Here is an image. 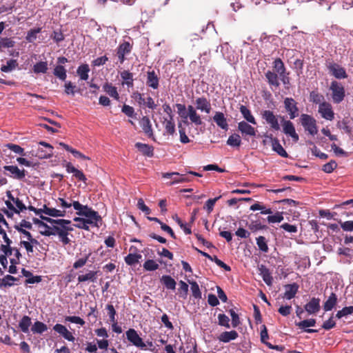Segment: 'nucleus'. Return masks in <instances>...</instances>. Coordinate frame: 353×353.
Listing matches in <instances>:
<instances>
[{
  "mask_svg": "<svg viewBox=\"0 0 353 353\" xmlns=\"http://www.w3.org/2000/svg\"><path fill=\"white\" fill-rule=\"evenodd\" d=\"M259 270L260 271V274L261 275L263 281L268 285H272L273 278L271 275L270 270L268 268H266V266L264 265H261V266L259 268Z\"/></svg>",
  "mask_w": 353,
  "mask_h": 353,
  "instance_id": "obj_28",
  "label": "nucleus"
},
{
  "mask_svg": "<svg viewBox=\"0 0 353 353\" xmlns=\"http://www.w3.org/2000/svg\"><path fill=\"white\" fill-rule=\"evenodd\" d=\"M41 32V28H33V29H30L28 33H27V35L26 37V39L30 42V43H32L34 42L36 39H37V34L38 33H40Z\"/></svg>",
  "mask_w": 353,
  "mask_h": 353,
  "instance_id": "obj_58",
  "label": "nucleus"
},
{
  "mask_svg": "<svg viewBox=\"0 0 353 353\" xmlns=\"http://www.w3.org/2000/svg\"><path fill=\"white\" fill-rule=\"evenodd\" d=\"M221 195L219 196H216L214 199H208L204 206H203V208L205 210H206V211L208 212V213H211L214 209V204L216 203V202L217 201H219L221 198Z\"/></svg>",
  "mask_w": 353,
  "mask_h": 353,
  "instance_id": "obj_59",
  "label": "nucleus"
},
{
  "mask_svg": "<svg viewBox=\"0 0 353 353\" xmlns=\"http://www.w3.org/2000/svg\"><path fill=\"white\" fill-rule=\"evenodd\" d=\"M162 177L164 179H172V181L168 182V185H173L176 183H188L193 180L191 176H189L188 172L185 174H181L179 172H164L162 173Z\"/></svg>",
  "mask_w": 353,
  "mask_h": 353,
  "instance_id": "obj_3",
  "label": "nucleus"
},
{
  "mask_svg": "<svg viewBox=\"0 0 353 353\" xmlns=\"http://www.w3.org/2000/svg\"><path fill=\"white\" fill-rule=\"evenodd\" d=\"M67 70L65 67L61 65H57L53 71V74L61 81H65L67 78Z\"/></svg>",
  "mask_w": 353,
  "mask_h": 353,
  "instance_id": "obj_42",
  "label": "nucleus"
},
{
  "mask_svg": "<svg viewBox=\"0 0 353 353\" xmlns=\"http://www.w3.org/2000/svg\"><path fill=\"white\" fill-rule=\"evenodd\" d=\"M320 299L312 297L310 301L304 306L305 310L310 314H316L321 309Z\"/></svg>",
  "mask_w": 353,
  "mask_h": 353,
  "instance_id": "obj_18",
  "label": "nucleus"
},
{
  "mask_svg": "<svg viewBox=\"0 0 353 353\" xmlns=\"http://www.w3.org/2000/svg\"><path fill=\"white\" fill-rule=\"evenodd\" d=\"M353 313V306L344 307L342 310H339L336 314L337 319H341Z\"/></svg>",
  "mask_w": 353,
  "mask_h": 353,
  "instance_id": "obj_64",
  "label": "nucleus"
},
{
  "mask_svg": "<svg viewBox=\"0 0 353 353\" xmlns=\"http://www.w3.org/2000/svg\"><path fill=\"white\" fill-rule=\"evenodd\" d=\"M146 85L156 90L159 88V77L156 74L154 70L148 71L147 72V79H146Z\"/></svg>",
  "mask_w": 353,
  "mask_h": 353,
  "instance_id": "obj_22",
  "label": "nucleus"
},
{
  "mask_svg": "<svg viewBox=\"0 0 353 353\" xmlns=\"http://www.w3.org/2000/svg\"><path fill=\"white\" fill-rule=\"evenodd\" d=\"M72 206L74 209L77 210L76 214L78 216H85L88 219H90L94 221L95 227H99V223L101 225L102 218L97 211L92 210L88 205H83L81 204L77 201L72 202Z\"/></svg>",
  "mask_w": 353,
  "mask_h": 353,
  "instance_id": "obj_1",
  "label": "nucleus"
},
{
  "mask_svg": "<svg viewBox=\"0 0 353 353\" xmlns=\"http://www.w3.org/2000/svg\"><path fill=\"white\" fill-rule=\"evenodd\" d=\"M160 281L167 290H174L176 289V282L170 275H163L160 278Z\"/></svg>",
  "mask_w": 353,
  "mask_h": 353,
  "instance_id": "obj_30",
  "label": "nucleus"
},
{
  "mask_svg": "<svg viewBox=\"0 0 353 353\" xmlns=\"http://www.w3.org/2000/svg\"><path fill=\"white\" fill-rule=\"evenodd\" d=\"M18 66V62L16 59H10L7 61L6 65H2L1 67V72H10Z\"/></svg>",
  "mask_w": 353,
  "mask_h": 353,
  "instance_id": "obj_49",
  "label": "nucleus"
},
{
  "mask_svg": "<svg viewBox=\"0 0 353 353\" xmlns=\"http://www.w3.org/2000/svg\"><path fill=\"white\" fill-rule=\"evenodd\" d=\"M245 225L252 232H256L259 230H267L268 228L266 225L262 224L259 219L252 221L250 223L246 222Z\"/></svg>",
  "mask_w": 353,
  "mask_h": 353,
  "instance_id": "obj_38",
  "label": "nucleus"
},
{
  "mask_svg": "<svg viewBox=\"0 0 353 353\" xmlns=\"http://www.w3.org/2000/svg\"><path fill=\"white\" fill-rule=\"evenodd\" d=\"M238 130L243 135L254 137L256 135V130L251 125L243 121L238 123Z\"/></svg>",
  "mask_w": 353,
  "mask_h": 353,
  "instance_id": "obj_24",
  "label": "nucleus"
},
{
  "mask_svg": "<svg viewBox=\"0 0 353 353\" xmlns=\"http://www.w3.org/2000/svg\"><path fill=\"white\" fill-rule=\"evenodd\" d=\"M227 144L232 147H239L241 144L240 136L237 134L230 135L227 141Z\"/></svg>",
  "mask_w": 353,
  "mask_h": 353,
  "instance_id": "obj_56",
  "label": "nucleus"
},
{
  "mask_svg": "<svg viewBox=\"0 0 353 353\" xmlns=\"http://www.w3.org/2000/svg\"><path fill=\"white\" fill-rule=\"evenodd\" d=\"M195 104L196 110H199L202 112H205L207 114H209L211 112L212 107L210 101L204 97L197 98L196 99Z\"/></svg>",
  "mask_w": 353,
  "mask_h": 353,
  "instance_id": "obj_19",
  "label": "nucleus"
},
{
  "mask_svg": "<svg viewBox=\"0 0 353 353\" xmlns=\"http://www.w3.org/2000/svg\"><path fill=\"white\" fill-rule=\"evenodd\" d=\"M39 145L43 146L45 148H39L37 150L35 156L40 159H48L53 156V146L45 141H40Z\"/></svg>",
  "mask_w": 353,
  "mask_h": 353,
  "instance_id": "obj_10",
  "label": "nucleus"
},
{
  "mask_svg": "<svg viewBox=\"0 0 353 353\" xmlns=\"http://www.w3.org/2000/svg\"><path fill=\"white\" fill-rule=\"evenodd\" d=\"M284 288L285 289V292L283 297L290 300L293 299L298 292L299 286L296 283H293L292 284L285 285Z\"/></svg>",
  "mask_w": 353,
  "mask_h": 353,
  "instance_id": "obj_27",
  "label": "nucleus"
},
{
  "mask_svg": "<svg viewBox=\"0 0 353 353\" xmlns=\"http://www.w3.org/2000/svg\"><path fill=\"white\" fill-rule=\"evenodd\" d=\"M121 77L123 80L122 85H126L128 88L134 85L133 74L128 70H123L121 72Z\"/></svg>",
  "mask_w": 353,
  "mask_h": 353,
  "instance_id": "obj_37",
  "label": "nucleus"
},
{
  "mask_svg": "<svg viewBox=\"0 0 353 353\" xmlns=\"http://www.w3.org/2000/svg\"><path fill=\"white\" fill-rule=\"evenodd\" d=\"M337 167V163L334 160H331L328 163L324 164L322 170L325 173H332Z\"/></svg>",
  "mask_w": 353,
  "mask_h": 353,
  "instance_id": "obj_62",
  "label": "nucleus"
},
{
  "mask_svg": "<svg viewBox=\"0 0 353 353\" xmlns=\"http://www.w3.org/2000/svg\"><path fill=\"white\" fill-rule=\"evenodd\" d=\"M3 170L10 173V174H6V175L20 181L23 180L26 175V171L24 169H19L17 165H5Z\"/></svg>",
  "mask_w": 353,
  "mask_h": 353,
  "instance_id": "obj_13",
  "label": "nucleus"
},
{
  "mask_svg": "<svg viewBox=\"0 0 353 353\" xmlns=\"http://www.w3.org/2000/svg\"><path fill=\"white\" fill-rule=\"evenodd\" d=\"M64 167L68 173H73L77 180L86 183L87 178L81 170L77 169L70 162H66Z\"/></svg>",
  "mask_w": 353,
  "mask_h": 353,
  "instance_id": "obj_17",
  "label": "nucleus"
},
{
  "mask_svg": "<svg viewBox=\"0 0 353 353\" xmlns=\"http://www.w3.org/2000/svg\"><path fill=\"white\" fill-rule=\"evenodd\" d=\"M176 107L177 108V113L182 119H187L189 117L191 122L196 125H201L203 123L201 116L196 112L195 108L192 105H190L188 106V112L184 104L176 103Z\"/></svg>",
  "mask_w": 353,
  "mask_h": 353,
  "instance_id": "obj_2",
  "label": "nucleus"
},
{
  "mask_svg": "<svg viewBox=\"0 0 353 353\" xmlns=\"http://www.w3.org/2000/svg\"><path fill=\"white\" fill-rule=\"evenodd\" d=\"M338 301L337 296L335 293L332 292L327 301L323 304V310L325 312L332 310L336 305Z\"/></svg>",
  "mask_w": 353,
  "mask_h": 353,
  "instance_id": "obj_33",
  "label": "nucleus"
},
{
  "mask_svg": "<svg viewBox=\"0 0 353 353\" xmlns=\"http://www.w3.org/2000/svg\"><path fill=\"white\" fill-rule=\"evenodd\" d=\"M261 115L263 119H264L268 124L270 125V128L275 131L280 130V125L279 123L278 118L280 117L282 120H284L283 117L280 115H275L273 111L270 110H263L261 112Z\"/></svg>",
  "mask_w": 353,
  "mask_h": 353,
  "instance_id": "obj_5",
  "label": "nucleus"
},
{
  "mask_svg": "<svg viewBox=\"0 0 353 353\" xmlns=\"http://www.w3.org/2000/svg\"><path fill=\"white\" fill-rule=\"evenodd\" d=\"M147 219L151 221H154L156 223H159L161 225V228L162 230L168 232L172 239H176V236L174 232H173L172 229L169 225L163 223L159 219H158L157 217H151V216H147Z\"/></svg>",
  "mask_w": 353,
  "mask_h": 353,
  "instance_id": "obj_34",
  "label": "nucleus"
},
{
  "mask_svg": "<svg viewBox=\"0 0 353 353\" xmlns=\"http://www.w3.org/2000/svg\"><path fill=\"white\" fill-rule=\"evenodd\" d=\"M266 81L272 90H277L280 86L279 75L272 70H268L265 73Z\"/></svg>",
  "mask_w": 353,
  "mask_h": 353,
  "instance_id": "obj_14",
  "label": "nucleus"
},
{
  "mask_svg": "<svg viewBox=\"0 0 353 353\" xmlns=\"http://www.w3.org/2000/svg\"><path fill=\"white\" fill-rule=\"evenodd\" d=\"M127 339L136 347L145 349V344L143 339L139 336L137 332L132 328L129 329L125 332Z\"/></svg>",
  "mask_w": 353,
  "mask_h": 353,
  "instance_id": "obj_11",
  "label": "nucleus"
},
{
  "mask_svg": "<svg viewBox=\"0 0 353 353\" xmlns=\"http://www.w3.org/2000/svg\"><path fill=\"white\" fill-rule=\"evenodd\" d=\"M40 218L48 223H50L51 224L59 225L60 226H61L62 225H69L71 223V221L68 219H53L52 218L45 216L43 215H40Z\"/></svg>",
  "mask_w": 353,
  "mask_h": 353,
  "instance_id": "obj_46",
  "label": "nucleus"
},
{
  "mask_svg": "<svg viewBox=\"0 0 353 353\" xmlns=\"http://www.w3.org/2000/svg\"><path fill=\"white\" fill-rule=\"evenodd\" d=\"M165 130L167 134L172 135L175 132V124L173 121V117L170 119H165Z\"/></svg>",
  "mask_w": 353,
  "mask_h": 353,
  "instance_id": "obj_53",
  "label": "nucleus"
},
{
  "mask_svg": "<svg viewBox=\"0 0 353 353\" xmlns=\"http://www.w3.org/2000/svg\"><path fill=\"white\" fill-rule=\"evenodd\" d=\"M42 210L44 214L52 217H63L65 215V210L61 211L55 208H50L46 205H43Z\"/></svg>",
  "mask_w": 353,
  "mask_h": 353,
  "instance_id": "obj_39",
  "label": "nucleus"
},
{
  "mask_svg": "<svg viewBox=\"0 0 353 353\" xmlns=\"http://www.w3.org/2000/svg\"><path fill=\"white\" fill-rule=\"evenodd\" d=\"M100 271L88 270L85 274H79L77 277L79 283H84L86 281L95 282Z\"/></svg>",
  "mask_w": 353,
  "mask_h": 353,
  "instance_id": "obj_23",
  "label": "nucleus"
},
{
  "mask_svg": "<svg viewBox=\"0 0 353 353\" xmlns=\"http://www.w3.org/2000/svg\"><path fill=\"white\" fill-rule=\"evenodd\" d=\"M48 330L47 325L41 321H36L31 327V331L34 334H42Z\"/></svg>",
  "mask_w": 353,
  "mask_h": 353,
  "instance_id": "obj_47",
  "label": "nucleus"
},
{
  "mask_svg": "<svg viewBox=\"0 0 353 353\" xmlns=\"http://www.w3.org/2000/svg\"><path fill=\"white\" fill-rule=\"evenodd\" d=\"M286 112H288L290 119H294L299 116V108L297 102L292 97H286L283 101Z\"/></svg>",
  "mask_w": 353,
  "mask_h": 353,
  "instance_id": "obj_8",
  "label": "nucleus"
},
{
  "mask_svg": "<svg viewBox=\"0 0 353 353\" xmlns=\"http://www.w3.org/2000/svg\"><path fill=\"white\" fill-rule=\"evenodd\" d=\"M239 110L243 115V118L249 123L256 125V121L254 116L252 115L251 111L243 105H241L239 108Z\"/></svg>",
  "mask_w": 353,
  "mask_h": 353,
  "instance_id": "obj_35",
  "label": "nucleus"
},
{
  "mask_svg": "<svg viewBox=\"0 0 353 353\" xmlns=\"http://www.w3.org/2000/svg\"><path fill=\"white\" fill-rule=\"evenodd\" d=\"M350 120L347 118L343 119L336 123V127L340 130H343L346 134L350 135L352 132V128L350 126Z\"/></svg>",
  "mask_w": 353,
  "mask_h": 353,
  "instance_id": "obj_41",
  "label": "nucleus"
},
{
  "mask_svg": "<svg viewBox=\"0 0 353 353\" xmlns=\"http://www.w3.org/2000/svg\"><path fill=\"white\" fill-rule=\"evenodd\" d=\"M212 119L213 121L216 123V124L222 130H228V123L227 121V119L223 112H216Z\"/></svg>",
  "mask_w": 353,
  "mask_h": 353,
  "instance_id": "obj_26",
  "label": "nucleus"
},
{
  "mask_svg": "<svg viewBox=\"0 0 353 353\" xmlns=\"http://www.w3.org/2000/svg\"><path fill=\"white\" fill-rule=\"evenodd\" d=\"M310 99L314 103L320 104L324 100V97L316 91H312L310 94Z\"/></svg>",
  "mask_w": 353,
  "mask_h": 353,
  "instance_id": "obj_63",
  "label": "nucleus"
},
{
  "mask_svg": "<svg viewBox=\"0 0 353 353\" xmlns=\"http://www.w3.org/2000/svg\"><path fill=\"white\" fill-rule=\"evenodd\" d=\"M54 231H49V230H44V231H40V234L43 236H55L58 235L60 238V241L64 244L68 245L70 243V240L68 238V234H67L66 232L63 231V230H61L60 227H58L57 225H53Z\"/></svg>",
  "mask_w": 353,
  "mask_h": 353,
  "instance_id": "obj_7",
  "label": "nucleus"
},
{
  "mask_svg": "<svg viewBox=\"0 0 353 353\" xmlns=\"http://www.w3.org/2000/svg\"><path fill=\"white\" fill-rule=\"evenodd\" d=\"M316 319H310L301 321L300 322L296 323V325L301 330H305L310 327H313L316 324Z\"/></svg>",
  "mask_w": 353,
  "mask_h": 353,
  "instance_id": "obj_54",
  "label": "nucleus"
},
{
  "mask_svg": "<svg viewBox=\"0 0 353 353\" xmlns=\"http://www.w3.org/2000/svg\"><path fill=\"white\" fill-rule=\"evenodd\" d=\"M132 44L128 41H123L117 48V56L120 63H123L125 60V56L129 54L132 50Z\"/></svg>",
  "mask_w": 353,
  "mask_h": 353,
  "instance_id": "obj_9",
  "label": "nucleus"
},
{
  "mask_svg": "<svg viewBox=\"0 0 353 353\" xmlns=\"http://www.w3.org/2000/svg\"><path fill=\"white\" fill-rule=\"evenodd\" d=\"M273 72L277 73L279 76L286 73V68L284 63L280 58H276L273 61Z\"/></svg>",
  "mask_w": 353,
  "mask_h": 353,
  "instance_id": "obj_36",
  "label": "nucleus"
},
{
  "mask_svg": "<svg viewBox=\"0 0 353 353\" xmlns=\"http://www.w3.org/2000/svg\"><path fill=\"white\" fill-rule=\"evenodd\" d=\"M330 89L332 91V97L334 103H339L343 101L345 97V91L341 83L336 81H332Z\"/></svg>",
  "mask_w": 353,
  "mask_h": 353,
  "instance_id": "obj_6",
  "label": "nucleus"
},
{
  "mask_svg": "<svg viewBox=\"0 0 353 353\" xmlns=\"http://www.w3.org/2000/svg\"><path fill=\"white\" fill-rule=\"evenodd\" d=\"M59 145L61 146L63 148H64L65 150L72 153V155L76 158L81 159L83 160H90V158L89 157L84 155L81 152L77 150L76 149L72 148L71 146H70L69 145H68L65 143L60 142Z\"/></svg>",
  "mask_w": 353,
  "mask_h": 353,
  "instance_id": "obj_31",
  "label": "nucleus"
},
{
  "mask_svg": "<svg viewBox=\"0 0 353 353\" xmlns=\"http://www.w3.org/2000/svg\"><path fill=\"white\" fill-rule=\"evenodd\" d=\"M32 323L31 318L28 316H23L19 323V327L23 333L29 332V327Z\"/></svg>",
  "mask_w": 353,
  "mask_h": 353,
  "instance_id": "obj_43",
  "label": "nucleus"
},
{
  "mask_svg": "<svg viewBox=\"0 0 353 353\" xmlns=\"http://www.w3.org/2000/svg\"><path fill=\"white\" fill-rule=\"evenodd\" d=\"M73 220L74 221L78 222L77 224L74 225V227L77 228L83 229L85 230H89L90 228L88 225H92L94 226V221L90 219H84L81 217H75L74 218Z\"/></svg>",
  "mask_w": 353,
  "mask_h": 353,
  "instance_id": "obj_29",
  "label": "nucleus"
},
{
  "mask_svg": "<svg viewBox=\"0 0 353 353\" xmlns=\"http://www.w3.org/2000/svg\"><path fill=\"white\" fill-rule=\"evenodd\" d=\"M327 68L332 74L336 79H345L347 77V72L344 68L337 63H330Z\"/></svg>",
  "mask_w": 353,
  "mask_h": 353,
  "instance_id": "obj_15",
  "label": "nucleus"
},
{
  "mask_svg": "<svg viewBox=\"0 0 353 353\" xmlns=\"http://www.w3.org/2000/svg\"><path fill=\"white\" fill-rule=\"evenodd\" d=\"M103 90L108 93L111 97L116 100H119V95L117 89L115 86L112 85L110 83H105L103 86Z\"/></svg>",
  "mask_w": 353,
  "mask_h": 353,
  "instance_id": "obj_40",
  "label": "nucleus"
},
{
  "mask_svg": "<svg viewBox=\"0 0 353 353\" xmlns=\"http://www.w3.org/2000/svg\"><path fill=\"white\" fill-rule=\"evenodd\" d=\"M144 270L146 271H155L159 269V264L153 259H148L143 265Z\"/></svg>",
  "mask_w": 353,
  "mask_h": 353,
  "instance_id": "obj_57",
  "label": "nucleus"
},
{
  "mask_svg": "<svg viewBox=\"0 0 353 353\" xmlns=\"http://www.w3.org/2000/svg\"><path fill=\"white\" fill-rule=\"evenodd\" d=\"M265 137H270L271 139L272 150L274 152H276L279 156L282 157H288V154L283 148L277 138H273L272 134L270 136L265 135Z\"/></svg>",
  "mask_w": 353,
  "mask_h": 353,
  "instance_id": "obj_21",
  "label": "nucleus"
},
{
  "mask_svg": "<svg viewBox=\"0 0 353 353\" xmlns=\"http://www.w3.org/2000/svg\"><path fill=\"white\" fill-rule=\"evenodd\" d=\"M53 330L56 332L61 335L65 339L72 342L74 341V336L70 331L68 330L65 326L59 323H57L56 325H54Z\"/></svg>",
  "mask_w": 353,
  "mask_h": 353,
  "instance_id": "obj_20",
  "label": "nucleus"
},
{
  "mask_svg": "<svg viewBox=\"0 0 353 353\" xmlns=\"http://www.w3.org/2000/svg\"><path fill=\"white\" fill-rule=\"evenodd\" d=\"M300 121L304 130L312 136L318 133V127L316 120L311 115L302 114L300 117Z\"/></svg>",
  "mask_w": 353,
  "mask_h": 353,
  "instance_id": "obj_4",
  "label": "nucleus"
},
{
  "mask_svg": "<svg viewBox=\"0 0 353 353\" xmlns=\"http://www.w3.org/2000/svg\"><path fill=\"white\" fill-rule=\"evenodd\" d=\"M19 280V277H14L10 274H7L2 279L1 288L11 287L14 285V281H18Z\"/></svg>",
  "mask_w": 353,
  "mask_h": 353,
  "instance_id": "obj_45",
  "label": "nucleus"
},
{
  "mask_svg": "<svg viewBox=\"0 0 353 353\" xmlns=\"http://www.w3.org/2000/svg\"><path fill=\"white\" fill-rule=\"evenodd\" d=\"M256 240V244L259 247V250H261V252H265V253L268 252L269 250V248H268L266 239L263 236H260L257 237Z\"/></svg>",
  "mask_w": 353,
  "mask_h": 353,
  "instance_id": "obj_55",
  "label": "nucleus"
},
{
  "mask_svg": "<svg viewBox=\"0 0 353 353\" xmlns=\"http://www.w3.org/2000/svg\"><path fill=\"white\" fill-rule=\"evenodd\" d=\"M139 124H140L143 132L146 134V136L148 138L152 139L153 140H154V132H153L152 124H151L149 117L147 116H143L139 120Z\"/></svg>",
  "mask_w": 353,
  "mask_h": 353,
  "instance_id": "obj_16",
  "label": "nucleus"
},
{
  "mask_svg": "<svg viewBox=\"0 0 353 353\" xmlns=\"http://www.w3.org/2000/svg\"><path fill=\"white\" fill-rule=\"evenodd\" d=\"M319 112L321 117L329 121H332L334 118V112L332 110V105L326 101H323L319 106Z\"/></svg>",
  "mask_w": 353,
  "mask_h": 353,
  "instance_id": "obj_12",
  "label": "nucleus"
},
{
  "mask_svg": "<svg viewBox=\"0 0 353 353\" xmlns=\"http://www.w3.org/2000/svg\"><path fill=\"white\" fill-rule=\"evenodd\" d=\"M14 45L15 41L11 38H0V52H2L5 48H13Z\"/></svg>",
  "mask_w": 353,
  "mask_h": 353,
  "instance_id": "obj_51",
  "label": "nucleus"
},
{
  "mask_svg": "<svg viewBox=\"0 0 353 353\" xmlns=\"http://www.w3.org/2000/svg\"><path fill=\"white\" fill-rule=\"evenodd\" d=\"M90 72L89 65L86 63L81 64L77 68V72L78 75L80 77V79L82 80H88V72Z\"/></svg>",
  "mask_w": 353,
  "mask_h": 353,
  "instance_id": "obj_44",
  "label": "nucleus"
},
{
  "mask_svg": "<svg viewBox=\"0 0 353 353\" xmlns=\"http://www.w3.org/2000/svg\"><path fill=\"white\" fill-rule=\"evenodd\" d=\"M283 132L285 134L290 135L292 133L296 132L295 128H294L292 122H291L289 120H288V121L283 120Z\"/></svg>",
  "mask_w": 353,
  "mask_h": 353,
  "instance_id": "obj_60",
  "label": "nucleus"
},
{
  "mask_svg": "<svg viewBox=\"0 0 353 353\" xmlns=\"http://www.w3.org/2000/svg\"><path fill=\"white\" fill-rule=\"evenodd\" d=\"M90 255H91V253L90 252V253L85 254L84 257L80 258L78 260H77L73 263V268L77 270V269H79V268L83 267L85 265V263H87V261H88Z\"/></svg>",
  "mask_w": 353,
  "mask_h": 353,
  "instance_id": "obj_61",
  "label": "nucleus"
},
{
  "mask_svg": "<svg viewBox=\"0 0 353 353\" xmlns=\"http://www.w3.org/2000/svg\"><path fill=\"white\" fill-rule=\"evenodd\" d=\"M188 283L190 284L192 296L196 299H201L202 298L201 292L200 290L199 284L195 281L188 280Z\"/></svg>",
  "mask_w": 353,
  "mask_h": 353,
  "instance_id": "obj_48",
  "label": "nucleus"
},
{
  "mask_svg": "<svg viewBox=\"0 0 353 353\" xmlns=\"http://www.w3.org/2000/svg\"><path fill=\"white\" fill-rule=\"evenodd\" d=\"M238 336L239 334L235 330L225 331L218 336V339L223 343H229L230 341L235 340Z\"/></svg>",
  "mask_w": 353,
  "mask_h": 353,
  "instance_id": "obj_32",
  "label": "nucleus"
},
{
  "mask_svg": "<svg viewBox=\"0 0 353 353\" xmlns=\"http://www.w3.org/2000/svg\"><path fill=\"white\" fill-rule=\"evenodd\" d=\"M48 69V68L47 61H39L34 64L33 66V71L36 74H45L47 72Z\"/></svg>",
  "mask_w": 353,
  "mask_h": 353,
  "instance_id": "obj_50",
  "label": "nucleus"
},
{
  "mask_svg": "<svg viewBox=\"0 0 353 353\" xmlns=\"http://www.w3.org/2000/svg\"><path fill=\"white\" fill-rule=\"evenodd\" d=\"M135 148L144 156L152 157L154 156V147L149 144L137 142Z\"/></svg>",
  "mask_w": 353,
  "mask_h": 353,
  "instance_id": "obj_25",
  "label": "nucleus"
},
{
  "mask_svg": "<svg viewBox=\"0 0 353 353\" xmlns=\"http://www.w3.org/2000/svg\"><path fill=\"white\" fill-rule=\"evenodd\" d=\"M141 255L140 254H132L130 253L125 257V262L128 265H133L137 263H139V259H141Z\"/></svg>",
  "mask_w": 353,
  "mask_h": 353,
  "instance_id": "obj_52",
  "label": "nucleus"
}]
</instances>
